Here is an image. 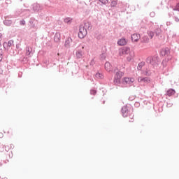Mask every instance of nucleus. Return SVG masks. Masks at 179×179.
Returning <instances> with one entry per match:
<instances>
[{
  "label": "nucleus",
  "instance_id": "nucleus-1",
  "mask_svg": "<svg viewBox=\"0 0 179 179\" xmlns=\"http://www.w3.org/2000/svg\"><path fill=\"white\" fill-rule=\"evenodd\" d=\"M131 48L128 47H125L119 50V55L120 57H127L129 54H130Z\"/></svg>",
  "mask_w": 179,
  "mask_h": 179
},
{
  "label": "nucleus",
  "instance_id": "nucleus-2",
  "mask_svg": "<svg viewBox=\"0 0 179 179\" xmlns=\"http://www.w3.org/2000/svg\"><path fill=\"white\" fill-rule=\"evenodd\" d=\"M87 34V31L86 30L85 27L82 25L80 26V29L78 32L79 38H85Z\"/></svg>",
  "mask_w": 179,
  "mask_h": 179
},
{
  "label": "nucleus",
  "instance_id": "nucleus-3",
  "mask_svg": "<svg viewBox=\"0 0 179 179\" xmlns=\"http://www.w3.org/2000/svg\"><path fill=\"white\" fill-rule=\"evenodd\" d=\"M138 82L139 83H144V85H149L150 83L151 80L150 78L148 77H138Z\"/></svg>",
  "mask_w": 179,
  "mask_h": 179
},
{
  "label": "nucleus",
  "instance_id": "nucleus-4",
  "mask_svg": "<svg viewBox=\"0 0 179 179\" xmlns=\"http://www.w3.org/2000/svg\"><path fill=\"white\" fill-rule=\"evenodd\" d=\"M122 82L123 85H131L135 82V79L132 78L124 77L122 78Z\"/></svg>",
  "mask_w": 179,
  "mask_h": 179
},
{
  "label": "nucleus",
  "instance_id": "nucleus-5",
  "mask_svg": "<svg viewBox=\"0 0 179 179\" xmlns=\"http://www.w3.org/2000/svg\"><path fill=\"white\" fill-rule=\"evenodd\" d=\"M140 39H141V35L138 34H134L131 35V41L134 43H138V41H139Z\"/></svg>",
  "mask_w": 179,
  "mask_h": 179
},
{
  "label": "nucleus",
  "instance_id": "nucleus-6",
  "mask_svg": "<svg viewBox=\"0 0 179 179\" xmlns=\"http://www.w3.org/2000/svg\"><path fill=\"white\" fill-rule=\"evenodd\" d=\"M105 69L107 72H113V66L110 62H107L105 63Z\"/></svg>",
  "mask_w": 179,
  "mask_h": 179
},
{
  "label": "nucleus",
  "instance_id": "nucleus-7",
  "mask_svg": "<svg viewBox=\"0 0 179 179\" xmlns=\"http://www.w3.org/2000/svg\"><path fill=\"white\" fill-rule=\"evenodd\" d=\"M128 43V41L127 39L122 38L117 41L118 45L122 46V45H127Z\"/></svg>",
  "mask_w": 179,
  "mask_h": 179
},
{
  "label": "nucleus",
  "instance_id": "nucleus-8",
  "mask_svg": "<svg viewBox=\"0 0 179 179\" xmlns=\"http://www.w3.org/2000/svg\"><path fill=\"white\" fill-rule=\"evenodd\" d=\"M122 113L123 117L125 118L128 117V114H129V110H128V108H127V106H124L122 108Z\"/></svg>",
  "mask_w": 179,
  "mask_h": 179
},
{
  "label": "nucleus",
  "instance_id": "nucleus-9",
  "mask_svg": "<svg viewBox=\"0 0 179 179\" xmlns=\"http://www.w3.org/2000/svg\"><path fill=\"white\" fill-rule=\"evenodd\" d=\"M134 57H135V54L134 53V52L130 51V53H129V55H127V59L129 62H131V61H132V59H134Z\"/></svg>",
  "mask_w": 179,
  "mask_h": 179
},
{
  "label": "nucleus",
  "instance_id": "nucleus-10",
  "mask_svg": "<svg viewBox=\"0 0 179 179\" xmlns=\"http://www.w3.org/2000/svg\"><path fill=\"white\" fill-rule=\"evenodd\" d=\"M55 43H59L61 41V34L56 33L54 37Z\"/></svg>",
  "mask_w": 179,
  "mask_h": 179
},
{
  "label": "nucleus",
  "instance_id": "nucleus-11",
  "mask_svg": "<svg viewBox=\"0 0 179 179\" xmlns=\"http://www.w3.org/2000/svg\"><path fill=\"white\" fill-rule=\"evenodd\" d=\"M71 43H72V38H67L64 44L65 47H66L67 48H69V47H71Z\"/></svg>",
  "mask_w": 179,
  "mask_h": 179
},
{
  "label": "nucleus",
  "instance_id": "nucleus-12",
  "mask_svg": "<svg viewBox=\"0 0 179 179\" xmlns=\"http://www.w3.org/2000/svg\"><path fill=\"white\" fill-rule=\"evenodd\" d=\"M176 94V90L173 89H169L166 92V96H174Z\"/></svg>",
  "mask_w": 179,
  "mask_h": 179
},
{
  "label": "nucleus",
  "instance_id": "nucleus-13",
  "mask_svg": "<svg viewBox=\"0 0 179 179\" xmlns=\"http://www.w3.org/2000/svg\"><path fill=\"white\" fill-rule=\"evenodd\" d=\"M115 76L117 77V79H121V78H122V76H124V72H122V71H117L116 73Z\"/></svg>",
  "mask_w": 179,
  "mask_h": 179
},
{
  "label": "nucleus",
  "instance_id": "nucleus-14",
  "mask_svg": "<svg viewBox=\"0 0 179 179\" xmlns=\"http://www.w3.org/2000/svg\"><path fill=\"white\" fill-rule=\"evenodd\" d=\"M169 48L163 49L162 51V55H167V54H169Z\"/></svg>",
  "mask_w": 179,
  "mask_h": 179
},
{
  "label": "nucleus",
  "instance_id": "nucleus-15",
  "mask_svg": "<svg viewBox=\"0 0 179 179\" xmlns=\"http://www.w3.org/2000/svg\"><path fill=\"white\" fill-rule=\"evenodd\" d=\"M135 120H134V114L131 113L129 115V122H134Z\"/></svg>",
  "mask_w": 179,
  "mask_h": 179
},
{
  "label": "nucleus",
  "instance_id": "nucleus-16",
  "mask_svg": "<svg viewBox=\"0 0 179 179\" xmlns=\"http://www.w3.org/2000/svg\"><path fill=\"white\" fill-rule=\"evenodd\" d=\"M76 57L77 58H82V51H78L76 52Z\"/></svg>",
  "mask_w": 179,
  "mask_h": 179
},
{
  "label": "nucleus",
  "instance_id": "nucleus-17",
  "mask_svg": "<svg viewBox=\"0 0 179 179\" xmlns=\"http://www.w3.org/2000/svg\"><path fill=\"white\" fill-rule=\"evenodd\" d=\"M96 78H97L98 79H101V78H103V74L100 73H97L95 75Z\"/></svg>",
  "mask_w": 179,
  "mask_h": 179
},
{
  "label": "nucleus",
  "instance_id": "nucleus-18",
  "mask_svg": "<svg viewBox=\"0 0 179 179\" xmlns=\"http://www.w3.org/2000/svg\"><path fill=\"white\" fill-rule=\"evenodd\" d=\"M71 21H72V19H71L70 17H67L64 19V23H71Z\"/></svg>",
  "mask_w": 179,
  "mask_h": 179
},
{
  "label": "nucleus",
  "instance_id": "nucleus-19",
  "mask_svg": "<svg viewBox=\"0 0 179 179\" xmlns=\"http://www.w3.org/2000/svg\"><path fill=\"white\" fill-rule=\"evenodd\" d=\"M110 6H112V7H115V6H117V2L115 1H113L112 2H111V4H110Z\"/></svg>",
  "mask_w": 179,
  "mask_h": 179
},
{
  "label": "nucleus",
  "instance_id": "nucleus-20",
  "mask_svg": "<svg viewBox=\"0 0 179 179\" xmlns=\"http://www.w3.org/2000/svg\"><path fill=\"white\" fill-rule=\"evenodd\" d=\"M148 35H149V37H150V38H153V36H155V34H154L152 31H150V32L148 33Z\"/></svg>",
  "mask_w": 179,
  "mask_h": 179
},
{
  "label": "nucleus",
  "instance_id": "nucleus-21",
  "mask_svg": "<svg viewBox=\"0 0 179 179\" xmlns=\"http://www.w3.org/2000/svg\"><path fill=\"white\" fill-rule=\"evenodd\" d=\"M101 3H103V5H106V3H108V0H99Z\"/></svg>",
  "mask_w": 179,
  "mask_h": 179
},
{
  "label": "nucleus",
  "instance_id": "nucleus-22",
  "mask_svg": "<svg viewBox=\"0 0 179 179\" xmlns=\"http://www.w3.org/2000/svg\"><path fill=\"white\" fill-rule=\"evenodd\" d=\"M12 24V21L10 20H6L4 21V24Z\"/></svg>",
  "mask_w": 179,
  "mask_h": 179
},
{
  "label": "nucleus",
  "instance_id": "nucleus-23",
  "mask_svg": "<svg viewBox=\"0 0 179 179\" xmlns=\"http://www.w3.org/2000/svg\"><path fill=\"white\" fill-rule=\"evenodd\" d=\"M8 47H12V45H13V41H9L8 42Z\"/></svg>",
  "mask_w": 179,
  "mask_h": 179
},
{
  "label": "nucleus",
  "instance_id": "nucleus-24",
  "mask_svg": "<svg viewBox=\"0 0 179 179\" xmlns=\"http://www.w3.org/2000/svg\"><path fill=\"white\" fill-rule=\"evenodd\" d=\"M174 10H178L179 12V3L176 5V6L174 8Z\"/></svg>",
  "mask_w": 179,
  "mask_h": 179
},
{
  "label": "nucleus",
  "instance_id": "nucleus-25",
  "mask_svg": "<svg viewBox=\"0 0 179 179\" xmlns=\"http://www.w3.org/2000/svg\"><path fill=\"white\" fill-rule=\"evenodd\" d=\"M96 93H97V92L96 91V90H91V94H96Z\"/></svg>",
  "mask_w": 179,
  "mask_h": 179
},
{
  "label": "nucleus",
  "instance_id": "nucleus-26",
  "mask_svg": "<svg viewBox=\"0 0 179 179\" xmlns=\"http://www.w3.org/2000/svg\"><path fill=\"white\" fill-rule=\"evenodd\" d=\"M175 21L177 22V23H178V22H179V18L177 17H175Z\"/></svg>",
  "mask_w": 179,
  "mask_h": 179
},
{
  "label": "nucleus",
  "instance_id": "nucleus-27",
  "mask_svg": "<svg viewBox=\"0 0 179 179\" xmlns=\"http://www.w3.org/2000/svg\"><path fill=\"white\" fill-rule=\"evenodd\" d=\"M3 58V57H2V55H0V62H1Z\"/></svg>",
  "mask_w": 179,
  "mask_h": 179
},
{
  "label": "nucleus",
  "instance_id": "nucleus-28",
  "mask_svg": "<svg viewBox=\"0 0 179 179\" xmlns=\"http://www.w3.org/2000/svg\"><path fill=\"white\" fill-rule=\"evenodd\" d=\"M27 55H30V50H27Z\"/></svg>",
  "mask_w": 179,
  "mask_h": 179
},
{
  "label": "nucleus",
  "instance_id": "nucleus-29",
  "mask_svg": "<svg viewBox=\"0 0 179 179\" xmlns=\"http://www.w3.org/2000/svg\"><path fill=\"white\" fill-rule=\"evenodd\" d=\"M151 64H152V65H155V64L153 63V62H151Z\"/></svg>",
  "mask_w": 179,
  "mask_h": 179
},
{
  "label": "nucleus",
  "instance_id": "nucleus-30",
  "mask_svg": "<svg viewBox=\"0 0 179 179\" xmlns=\"http://www.w3.org/2000/svg\"><path fill=\"white\" fill-rule=\"evenodd\" d=\"M2 72H3V71L0 70V73H2Z\"/></svg>",
  "mask_w": 179,
  "mask_h": 179
},
{
  "label": "nucleus",
  "instance_id": "nucleus-31",
  "mask_svg": "<svg viewBox=\"0 0 179 179\" xmlns=\"http://www.w3.org/2000/svg\"><path fill=\"white\" fill-rule=\"evenodd\" d=\"M156 62H157H157H159L157 60H156Z\"/></svg>",
  "mask_w": 179,
  "mask_h": 179
},
{
  "label": "nucleus",
  "instance_id": "nucleus-32",
  "mask_svg": "<svg viewBox=\"0 0 179 179\" xmlns=\"http://www.w3.org/2000/svg\"><path fill=\"white\" fill-rule=\"evenodd\" d=\"M22 24H24V22H22Z\"/></svg>",
  "mask_w": 179,
  "mask_h": 179
},
{
  "label": "nucleus",
  "instance_id": "nucleus-33",
  "mask_svg": "<svg viewBox=\"0 0 179 179\" xmlns=\"http://www.w3.org/2000/svg\"><path fill=\"white\" fill-rule=\"evenodd\" d=\"M0 51H2V50H0Z\"/></svg>",
  "mask_w": 179,
  "mask_h": 179
}]
</instances>
